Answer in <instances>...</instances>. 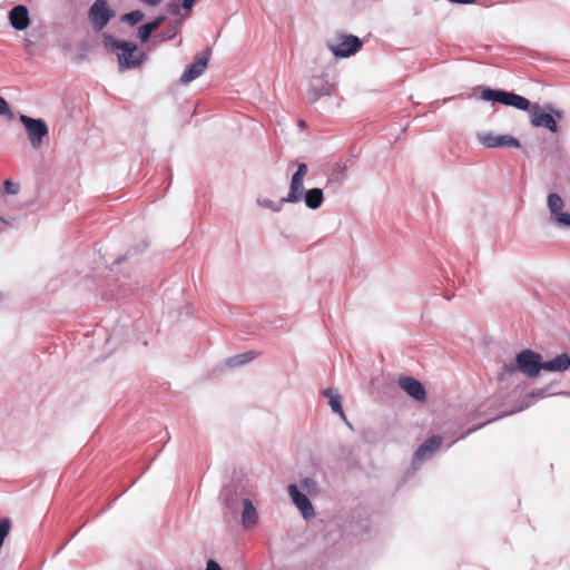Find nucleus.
<instances>
[{
	"label": "nucleus",
	"mask_w": 570,
	"mask_h": 570,
	"mask_svg": "<svg viewBox=\"0 0 570 570\" xmlns=\"http://www.w3.org/2000/svg\"><path fill=\"white\" fill-rule=\"evenodd\" d=\"M334 91V85L325 80H317L312 83L307 92V98L311 104L316 102L321 97L331 96Z\"/></svg>",
	"instance_id": "2eb2a0df"
},
{
	"label": "nucleus",
	"mask_w": 570,
	"mask_h": 570,
	"mask_svg": "<svg viewBox=\"0 0 570 570\" xmlns=\"http://www.w3.org/2000/svg\"><path fill=\"white\" fill-rule=\"evenodd\" d=\"M544 396H547V390L546 389L533 390L528 395L529 399H534V400L543 399Z\"/></svg>",
	"instance_id": "473e14b6"
},
{
	"label": "nucleus",
	"mask_w": 570,
	"mask_h": 570,
	"mask_svg": "<svg viewBox=\"0 0 570 570\" xmlns=\"http://www.w3.org/2000/svg\"><path fill=\"white\" fill-rule=\"evenodd\" d=\"M258 521V513L249 499L243 500L242 524L244 528H252Z\"/></svg>",
	"instance_id": "a211bd4d"
},
{
	"label": "nucleus",
	"mask_w": 570,
	"mask_h": 570,
	"mask_svg": "<svg viewBox=\"0 0 570 570\" xmlns=\"http://www.w3.org/2000/svg\"><path fill=\"white\" fill-rule=\"evenodd\" d=\"M513 92L495 89H484L481 92V98L485 101L499 102L505 106H510Z\"/></svg>",
	"instance_id": "6ab92c4d"
},
{
	"label": "nucleus",
	"mask_w": 570,
	"mask_h": 570,
	"mask_svg": "<svg viewBox=\"0 0 570 570\" xmlns=\"http://www.w3.org/2000/svg\"><path fill=\"white\" fill-rule=\"evenodd\" d=\"M570 367V356L567 353L557 355L554 358L542 362V370L547 372H564Z\"/></svg>",
	"instance_id": "dca6fc26"
},
{
	"label": "nucleus",
	"mask_w": 570,
	"mask_h": 570,
	"mask_svg": "<svg viewBox=\"0 0 570 570\" xmlns=\"http://www.w3.org/2000/svg\"><path fill=\"white\" fill-rule=\"evenodd\" d=\"M141 2H144L145 4H148L150 7H156L158 6L163 0H140Z\"/></svg>",
	"instance_id": "4c0bfd02"
},
{
	"label": "nucleus",
	"mask_w": 570,
	"mask_h": 570,
	"mask_svg": "<svg viewBox=\"0 0 570 570\" xmlns=\"http://www.w3.org/2000/svg\"><path fill=\"white\" fill-rule=\"evenodd\" d=\"M178 31L179 27L178 24H175L174 27L168 28L166 31L157 35L156 38H158L159 41L171 40L177 36Z\"/></svg>",
	"instance_id": "a878e982"
},
{
	"label": "nucleus",
	"mask_w": 570,
	"mask_h": 570,
	"mask_svg": "<svg viewBox=\"0 0 570 570\" xmlns=\"http://www.w3.org/2000/svg\"><path fill=\"white\" fill-rule=\"evenodd\" d=\"M324 396H326L330 401L331 409L334 413L338 414L345 422L346 416L342 406V396L332 389H326L323 391Z\"/></svg>",
	"instance_id": "412c9836"
},
{
	"label": "nucleus",
	"mask_w": 570,
	"mask_h": 570,
	"mask_svg": "<svg viewBox=\"0 0 570 570\" xmlns=\"http://www.w3.org/2000/svg\"><path fill=\"white\" fill-rule=\"evenodd\" d=\"M9 21L13 29L18 31L26 30L30 23L29 11L26 6H14L9 11Z\"/></svg>",
	"instance_id": "f8f14e48"
},
{
	"label": "nucleus",
	"mask_w": 570,
	"mask_h": 570,
	"mask_svg": "<svg viewBox=\"0 0 570 570\" xmlns=\"http://www.w3.org/2000/svg\"><path fill=\"white\" fill-rule=\"evenodd\" d=\"M153 32L154 31L150 29L149 26H147V23L140 26L139 29H138L139 39L142 42H146L147 40H149V38H150Z\"/></svg>",
	"instance_id": "cd10ccee"
},
{
	"label": "nucleus",
	"mask_w": 570,
	"mask_h": 570,
	"mask_svg": "<svg viewBox=\"0 0 570 570\" xmlns=\"http://www.w3.org/2000/svg\"><path fill=\"white\" fill-rule=\"evenodd\" d=\"M104 40L109 51L117 52L120 71L137 68L145 59V53L138 51L134 42L120 41L107 33L104 35Z\"/></svg>",
	"instance_id": "f257e3e1"
},
{
	"label": "nucleus",
	"mask_w": 570,
	"mask_h": 570,
	"mask_svg": "<svg viewBox=\"0 0 570 570\" xmlns=\"http://www.w3.org/2000/svg\"><path fill=\"white\" fill-rule=\"evenodd\" d=\"M220 499L228 512L235 515L237 513L239 502L237 491L233 487H225L220 492Z\"/></svg>",
	"instance_id": "f3484780"
},
{
	"label": "nucleus",
	"mask_w": 570,
	"mask_h": 570,
	"mask_svg": "<svg viewBox=\"0 0 570 570\" xmlns=\"http://www.w3.org/2000/svg\"><path fill=\"white\" fill-rule=\"evenodd\" d=\"M478 140L487 148H520V141L511 135H494L489 131L478 132Z\"/></svg>",
	"instance_id": "0eeeda50"
},
{
	"label": "nucleus",
	"mask_w": 570,
	"mask_h": 570,
	"mask_svg": "<svg viewBox=\"0 0 570 570\" xmlns=\"http://www.w3.org/2000/svg\"><path fill=\"white\" fill-rule=\"evenodd\" d=\"M299 126L304 127V126H305V121H304V120H301V121H299Z\"/></svg>",
	"instance_id": "a19ab883"
},
{
	"label": "nucleus",
	"mask_w": 570,
	"mask_h": 570,
	"mask_svg": "<svg viewBox=\"0 0 570 570\" xmlns=\"http://www.w3.org/2000/svg\"><path fill=\"white\" fill-rule=\"evenodd\" d=\"M558 118L562 117V112L559 110H552Z\"/></svg>",
	"instance_id": "ea45409f"
},
{
	"label": "nucleus",
	"mask_w": 570,
	"mask_h": 570,
	"mask_svg": "<svg viewBox=\"0 0 570 570\" xmlns=\"http://www.w3.org/2000/svg\"><path fill=\"white\" fill-rule=\"evenodd\" d=\"M206 570H222V568L219 567V564L217 562H215L214 560H209L207 562V567H206Z\"/></svg>",
	"instance_id": "f704fd0d"
},
{
	"label": "nucleus",
	"mask_w": 570,
	"mask_h": 570,
	"mask_svg": "<svg viewBox=\"0 0 570 570\" xmlns=\"http://www.w3.org/2000/svg\"><path fill=\"white\" fill-rule=\"evenodd\" d=\"M9 112L8 102L0 96V115Z\"/></svg>",
	"instance_id": "72a5a7b5"
},
{
	"label": "nucleus",
	"mask_w": 570,
	"mask_h": 570,
	"mask_svg": "<svg viewBox=\"0 0 570 570\" xmlns=\"http://www.w3.org/2000/svg\"><path fill=\"white\" fill-rule=\"evenodd\" d=\"M210 52V49L207 48L203 52L197 53L195 56L193 63L187 66L185 71L183 72L180 77V82L188 83L197 79L207 68Z\"/></svg>",
	"instance_id": "6e6552de"
},
{
	"label": "nucleus",
	"mask_w": 570,
	"mask_h": 570,
	"mask_svg": "<svg viewBox=\"0 0 570 570\" xmlns=\"http://www.w3.org/2000/svg\"><path fill=\"white\" fill-rule=\"evenodd\" d=\"M114 17L107 0H96L88 11L89 22L96 31L102 30Z\"/></svg>",
	"instance_id": "7ed1b4c3"
},
{
	"label": "nucleus",
	"mask_w": 570,
	"mask_h": 570,
	"mask_svg": "<svg viewBox=\"0 0 570 570\" xmlns=\"http://www.w3.org/2000/svg\"><path fill=\"white\" fill-rule=\"evenodd\" d=\"M338 175H341V177H335L334 178V175L330 176L328 177V180H327V184L328 185H335L336 187H341L343 185V170L341 168H338Z\"/></svg>",
	"instance_id": "7c9ffc66"
},
{
	"label": "nucleus",
	"mask_w": 570,
	"mask_h": 570,
	"mask_svg": "<svg viewBox=\"0 0 570 570\" xmlns=\"http://www.w3.org/2000/svg\"><path fill=\"white\" fill-rule=\"evenodd\" d=\"M301 488L307 492H312L316 489V482L312 478H305L301 481Z\"/></svg>",
	"instance_id": "c756f323"
},
{
	"label": "nucleus",
	"mask_w": 570,
	"mask_h": 570,
	"mask_svg": "<svg viewBox=\"0 0 570 570\" xmlns=\"http://www.w3.org/2000/svg\"><path fill=\"white\" fill-rule=\"evenodd\" d=\"M303 199L306 207L309 209H317L324 202L323 190L321 188H312L305 191Z\"/></svg>",
	"instance_id": "aec40b11"
},
{
	"label": "nucleus",
	"mask_w": 570,
	"mask_h": 570,
	"mask_svg": "<svg viewBox=\"0 0 570 570\" xmlns=\"http://www.w3.org/2000/svg\"><path fill=\"white\" fill-rule=\"evenodd\" d=\"M517 371H519L517 367V363L504 364L502 372L499 374V380L504 381L505 379L512 376Z\"/></svg>",
	"instance_id": "bb28decb"
},
{
	"label": "nucleus",
	"mask_w": 570,
	"mask_h": 570,
	"mask_svg": "<svg viewBox=\"0 0 570 570\" xmlns=\"http://www.w3.org/2000/svg\"><path fill=\"white\" fill-rule=\"evenodd\" d=\"M19 120L24 126L29 142L33 149H39L45 140L49 139V128L43 119L20 115Z\"/></svg>",
	"instance_id": "f03ea898"
},
{
	"label": "nucleus",
	"mask_w": 570,
	"mask_h": 570,
	"mask_svg": "<svg viewBox=\"0 0 570 570\" xmlns=\"http://www.w3.org/2000/svg\"><path fill=\"white\" fill-rule=\"evenodd\" d=\"M307 171L308 168L306 164H298L296 171L292 176L288 194L286 197H283V202L297 204L303 200V196L305 194L304 178L307 175Z\"/></svg>",
	"instance_id": "39448f33"
},
{
	"label": "nucleus",
	"mask_w": 570,
	"mask_h": 570,
	"mask_svg": "<svg viewBox=\"0 0 570 570\" xmlns=\"http://www.w3.org/2000/svg\"><path fill=\"white\" fill-rule=\"evenodd\" d=\"M510 106L519 110H528L531 107V104L527 98L513 92Z\"/></svg>",
	"instance_id": "393cba45"
},
{
	"label": "nucleus",
	"mask_w": 570,
	"mask_h": 570,
	"mask_svg": "<svg viewBox=\"0 0 570 570\" xmlns=\"http://www.w3.org/2000/svg\"><path fill=\"white\" fill-rule=\"evenodd\" d=\"M399 385L414 400L419 402H424L426 400L425 389L417 380L409 376L400 377Z\"/></svg>",
	"instance_id": "9b49d317"
},
{
	"label": "nucleus",
	"mask_w": 570,
	"mask_h": 570,
	"mask_svg": "<svg viewBox=\"0 0 570 570\" xmlns=\"http://www.w3.org/2000/svg\"><path fill=\"white\" fill-rule=\"evenodd\" d=\"M3 187L7 194L16 195L19 193V185L10 179L4 180Z\"/></svg>",
	"instance_id": "c85d7f7f"
},
{
	"label": "nucleus",
	"mask_w": 570,
	"mask_h": 570,
	"mask_svg": "<svg viewBox=\"0 0 570 570\" xmlns=\"http://www.w3.org/2000/svg\"><path fill=\"white\" fill-rule=\"evenodd\" d=\"M145 18V14L142 11L140 10H134L131 12H128V13H125L122 17H121V20L126 23H128L129 26H135L137 24L138 22L142 21Z\"/></svg>",
	"instance_id": "b1692460"
},
{
	"label": "nucleus",
	"mask_w": 570,
	"mask_h": 570,
	"mask_svg": "<svg viewBox=\"0 0 570 570\" xmlns=\"http://www.w3.org/2000/svg\"><path fill=\"white\" fill-rule=\"evenodd\" d=\"M165 19H166L165 16H159V17L155 18L153 21L148 22L147 26H149L150 29L153 31H155L164 23Z\"/></svg>",
	"instance_id": "2f4dec72"
},
{
	"label": "nucleus",
	"mask_w": 570,
	"mask_h": 570,
	"mask_svg": "<svg viewBox=\"0 0 570 570\" xmlns=\"http://www.w3.org/2000/svg\"><path fill=\"white\" fill-rule=\"evenodd\" d=\"M442 439L439 435H432L425 440L414 453V462H422L430 456L440 448Z\"/></svg>",
	"instance_id": "4468645a"
},
{
	"label": "nucleus",
	"mask_w": 570,
	"mask_h": 570,
	"mask_svg": "<svg viewBox=\"0 0 570 570\" xmlns=\"http://www.w3.org/2000/svg\"><path fill=\"white\" fill-rule=\"evenodd\" d=\"M23 43H24V50H26V52H27L29 56H32V50H31L32 41H31V40H29V39H26Z\"/></svg>",
	"instance_id": "e433bc0d"
},
{
	"label": "nucleus",
	"mask_w": 570,
	"mask_h": 570,
	"mask_svg": "<svg viewBox=\"0 0 570 570\" xmlns=\"http://www.w3.org/2000/svg\"><path fill=\"white\" fill-rule=\"evenodd\" d=\"M0 222L6 223V220L0 216Z\"/></svg>",
	"instance_id": "79ce46f5"
},
{
	"label": "nucleus",
	"mask_w": 570,
	"mask_h": 570,
	"mask_svg": "<svg viewBox=\"0 0 570 570\" xmlns=\"http://www.w3.org/2000/svg\"><path fill=\"white\" fill-rule=\"evenodd\" d=\"M548 208L559 224L570 226V215L562 212L563 200L558 194L548 195Z\"/></svg>",
	"instance_id": "ddd939ff"
},
{
	"label": "nucleus",
	"mask_w": 570,
	"mask_h": 570,
	"mask_svg": "<svg viewBox=\"0 0 570 570\" xmlns=\"http://www.w3.org/2000/svg\"><path fill=\"white\" fill-rule=\"evenodd\" d=\"M196 0H184L183 1V8L187 11H190L195 4Z\"/></svg>",
	"instance_id": "c9c22d12"
},
{
	"label": "nucleus",
	"mask_w": 570,
	"mask_h": 570,
	"mask_svg": "<svg viewBox=\"0 0 570 570\" xmlns=\"http://www.w3.org/2000/svg\"><path fill=\"white\" fill-rule=\"evenodd\" d=\"M530 121L533 127H544L551 132L558 131V125L553 116L544 112L538 105L532 106L530 109Z\"/></svg>",
	"instance_id": "1a4fd4ad"
},
{
	"label": "nucleus",
	"mask_w": 570,
	"mask_h": 570,
	"mask_svg": "<svg viewBox=\"0 0 570 570\" xmlns=\"http://www.w3.org/2000/svg\"><path fill=\"white\" fill-rule=\"evenodd\" d=\"M170 11L174 12V13H178L179 12V7L175 3L170 4Z\"/></svg>",
	"instance_id": "58836bf2"
},
{
	"label": "nucleus",
	"mask_w": 570,
	"mask_h": 570,
	"mask_svg": "<svg viewBox=\"0 0 570 570\" xmlns=\"http://www.w3.org/2000/svg\"><path fill=\"white\" fill-rule=\"evenodd\" d=\"M256 355L257 354L255 352L248 351V352L235 355L233 357H229L226 363L229 367L240 366V365H244V364L253 361L256 357Z\"/></svg>",
	"instance_id": "4be33fe9"
},
{
	"label": "nucleus",
	"mask_w": 570,
	"mask_h": 570,
	"mask_svg": "<svg viewBox=\"0 0 570 570\" xmlns=\"http://www.w3.org/2000/svg\"><path fill=\"white\" fill-rule=\"evenodd\" d=\"M515 362L518 370L529 377H535L542 370L541 355L531 350L518 353Z\"/></svg>",
	"instance_id": "20e7f679"
},
{
	"label": "nucleus",
	"mask_w": 570,
	"mask_h": 570,
	"mask_svg": "<svg viewBox=\"0 0 570 570\" xmlns=\"http://www.w3.org/2000/svg\"><path fill=\"white\" fill-rule=\"evenodd\" d=\"M288 493L304 519L314 517L315 511L309 499L304 493H302L295 484L288 485Z\"/></svg>",
	"instance_id": "9d476101"
},
{
	"label": "nucleus",
	"mask_w": 570,
	"mask_h": 570,
	"mask_svg": "<svg viewBox=\"0 0 570 570\" xmlns=\"http://www.w3.org/2000/svg\"><path fill=\"white\" fill-rule=\"evenodd\" d=\"M286 202H283V198L279 199L278 202H274L272 199H268V198H258L257 199V204L258 206L263 207V208H268L275 213H278L282 210L283 208V205L285 204Z\"/></svg>",
	"instance_id": "5701e85b"
},
{
	"label": "nucleus",
	"mask_w": 570,
	"mask_h": 570,
	"mask_svg": "<svg viewBox=\"0 0 570 570\" xmlns=\"http://www.w3.org/2000/svg\"><path fill=\"white\" fill-rule=\"evenodd\" d=\"M337 40V43H328L330 50L337 58H347L362 47V40L353 35H340Z\"/></svg>",
	"instance_id": "423d86ee"
}]
</instances>
